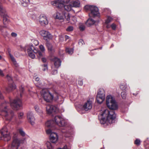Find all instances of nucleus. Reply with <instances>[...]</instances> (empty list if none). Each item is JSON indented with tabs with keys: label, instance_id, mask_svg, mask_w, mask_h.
<instances>
[{
	"label": "nucleus",
	"instance_id": "nucleus-54",
	"mask_svg": "<svg viewBox=\"0 0 149 149\" xmlns=\"http://www.w3.org/2000/svg\"><path fill=\"white\" fill-rule=\"evenodd\" d=\"M57 149H67V147L66 146H65L62 148H58Z\"/></svg>",
	"mask_w": 149,
	"mask_h": 149
},
{
	"label": "nucleus",
	"instance_id": "nucleus-49",
	"mask_svg": "<svg viewBox=\"0 0 149 149\" xmlns=\"http://www.w3.org/2000/svg\"><path fill=\"white\" fill-rule=\"evenodd\" d=\"M78 84L80 86H82L83 85V83L82 80H79L78 81Z\"/></svg>",
	"mask_w": 149,
	"mask_h": 149
},
{
	"label": "nucleus",
	"instance_id": "nucleus-22",
	"mask_svg": "<svg viewBox=\"0 0 149 149\" xmlns=\"http://www.w3.org/2000/svg\"><path fill=\"white\" fill-rule=\"evenodd\" d=\"M105 99V97L99 95H97L96 99L97 102L101 104L102 103Z\"/></svg>",
	"mask_w": 149,
	"mask_h": 149
},
{
	"label": "nucleus",
	"instance_id": "nucleus-55",
	"mask_svg": "<svg viewBox=\"0 0 149 149\" xmlns=\"http://www.w3.org/2000/svg\"><path fill=\"white\" fill-rule=\"evenodd\" d=\"M0 98L1 99H3V96L2 95L1 93V92L0 91Z\"/></svg>",
	"mask_w": 149,
	"mask_h": 149
},
{
	"label": "nucleus",
	"instance_id": "nucleus-42",
	"mask_svg": "<svg viewBox=\"0 0 149 149\" xmlns=\"http://www.w3.org/2000/svg\"><path fill=\"white\" fill-rule=\"evenodd\" d=\"M19 132L20 134L22 136H25V133L22 129H21L19 130Z\"/></svg>",
	"mask_w": 149,
	"mask_h": 149
},
{
	"label": "nucleus",
	"instance_id": "nucleus-24",
	"mask_svg": "<svg viewBox=\"0 0 149 149\" xmlns=\"http://www.w3.org/2000/svg\"><path fill=\"white\" fill-rule=\"evenodd\" d=\"M19 141L17 139L15 138L14 139L12 143V146L13 147H18L19 146Z\"/></svg>",
	"mask_w": 149,
	"mask_h": 149
},
{
	"label": "nucleus",
	"instance_id": "nucleus-46",
	"mask_svg": "<svg viewBox=\"0 0 149 149\" xmlns=\"http://www.w3.org/2000/svg\"><path fill=\"white\" fill-rule=\"evenodd\" d=\"M6 78L8 81H10L12 80V77L11 76H9L8 75H6Z\"/></svg>",
	"mask_w": 149,
	"mask_h": 149
},
{
	"label": "nucleus",
	"instance_id": "nucleus-30",
	"mask_svg": "<svg viewBox=\"0 0 149 149\" xmlns=\"http://www.w3.org/2000/svg\"><path fill=\"white\" fill-rule=\"evenodd\" d=\"M53 123L54 121L53 120L48 121L45 123V126L48 127H52L53 126L52 124Z\"/></svg>",
	"mask_w": 149,
	"mask_h": 149
},
{
	"label": "nucleus",
	"instance_id": "nucleus-51",
	"mask_svg": "<svg viewBox=\"0 0 149 149\" xmlns=\"http://www.w3.org/2000/svg\"><path fill=\"white\" fill-rule=\"evenodd\" d=\"M11 35L13 37H16L17 36V34L15 33L12 32L11 33Z\"/></svg>",
	"mask_w": 149,
	"mask_h": 149
},
{
	"label": "nucleus",
	"instance_id": "nucleus-28",
	"mask_svg": "<svg viewBox=\"0 0 149 149\" xmlns=\"http://www.w3.org/2000/svg\"><path fill=\"white\" fill-rule=\"evenodd\" d=\"M65 51L69 55L72 54L74 52V49L73 48L67 47L66 48Z\"/></svg>",
	"mask_w": 149,
	"mask_h": 149
},
{
	"label": "nucleus",
	"instance_id": "nucleus-58",
	"mask_svg": "<svg viewBox=\"0 0 149 149\" xmlns=\"http://www.w3.org/2000/svg\"><path fill=\"white\" fill-rule=\"evenodd\" d=\"M44 67H45V68L43 70V71H45L46 70V66H44Z\"/></svg>",
	"mask_w": 149,
	"mask_h": 149
},
{
	"label": "nucleus",
	"instance_id": "nucleus-11",
	"mask_svg": "<svg viewBox=\"0 0 149 149\" xmlns=\"http://www.w3.org/2000/svg\"><path fill=\"white\" fill-rule=\"evenodd\" d=\"M93 101V98H92L88 99L85 102L82 107V109L85 111H88L90 110L92 107V103Z\"/></svg>",
	"mask_w": 149,
	"mask_h": 149
},
{
	"label": "nucleus",
	"instance_id": "nucleus-3",
	"mask_svg": "<svg viewBox=\"0 0 149 149\" xmlns=\"http://www.w3.org/2000/svg\"><path fill=\"white\" fill-rule=\"evenodd\" d=\"M41 94L44 100L47 102H49L54 98L56 100L58 99V94L55 93L53 95L47 90H42L41 92Z\"/></svg>",
	"mask_w": 149,
	"mask_h": 149
},
{
	"label": "nucleus",
	"instance_id": "nucleus-44",
	"mask_svg": "<svg viewBox=\"0 0 149 149\" xmlns=\"http://www.w3.org/2000/svg\"><path fill=\"white\" fill-rule=\"evenodd\" d=\"M24 113L22 112L19 113L18 114V117L19 119L22 118L23 117Z\"/></svg>",
	"mask_w": 149,
	"mask_h": 149
},
{
	"label": "nucleus",
	"instance_id": "nucleus-15",
	"mask_svg": "<svg viewBox=\"0 0 149 149\" xmlns=\"http://www.w3.org/2000/svg\"><path fill=\"white\" fill-rule=\"evenodd\" d=\"M46 111L48 114H51L55 113L58 111V108L53 105H48L46 107Z\"/></svg>",
	"mask_w": 149,
	"mask_h": 149
},
{
	"label": "nucleus",
	"instance_id": "nucleus-41",
	"mask_svg": "<svg viewBox=\"0 0 149 149\" xmlns=\"http://www.w3.org/2000/svg\"><path fill=\"white\" fill-rule=\"evenodd\" d=\"M39 48L42 52H43L45 50L44 47L42 45H41L39 46Z\"/></svg>",
	"mask_w": 149,
	"mask_h": 149
},
{
	"label": "nucleus",
	"instance_id": "nucleus-48",
	"mask_svg": "<svg viewBox=\"0 0 149 149\" xmlns=\"http://www.w3.org/2000/svg\"><path fill=\"white\" fill-rule=\"evenodd\" d=\"M20 96L22 97V93L24 91V88L22 87H21V88H20Z\"/></svg>",
	"mask_w": 149,
	"mask_h": 149
},
{
	"label": "nucleus",
	"instance_id": "nucleus-17",
	"mask_svg": "<svg viewBox=\"0 0 149 149\" xmlns=\"http://www.w3.org/2000/svg\"><path fill=\"white\" fill-rule=\"evenodd\" d=\"M27 118L28 121L32 125L35 124V119L33 113L31 112H29L27 114Z\"/></svg>",
	"mask_w": 149,
	"mask_h": 149
},
{
	"label": "nucleus",
	"instance_id": "nucleus-39",
	"mask_svg": "<svg viewBox=\"0 0 149 149\" xmlns=\"http://www.w3.org/2000/svg\"><path fill=\"white\" fill-rule=\"evenodd\" d=\"M73 30V27L72 26H69L66 29V31H72Z\"/></svg>",
	"mask_w": 149,
	"mask_h": 149
},
{
	"label": "nucleus",
	"instance_id": "nucleus-27",
	"mask_svg": "<svg viewBox=\"0 0 149 149\" xmlns=\"http://www.w3.org/2000/svg\"><path fill=\"white\" fill-rule=\"evenodd\" d=\"M58 66H52V74H56L57 72V69L58 68Z\"/></svg>",
	"mask_w": 149,
	"mask_h": 149
},
{
	"label": "nucleus",
	"instance_id": "nucleus-64",
	"mask_svg": "<svg viewBox=\"0 0 149 149\" xmlns=\"http://www.w3.org/2000/svg\"><path fill=\"white\" fill-rule=\"evenodd\" d=\"M43 65H45V64H44Z\"/></svg>",
	"mask_w": 149,
	"mask_h": 149
},
{
	"label": "nucleus",
	"instance_id": "nucleus-38",
	"mask_svg": "<svg viewBox=\"0 0 149 149\" xmlns=\"http://www.w3.org/2000/svg\"><path fill=\"white\" fill-rule=\"evenodd\" d=\"M73 5L74 7H79V3L77 1H74L73 3Z\"/></svg>",
	"mask_w": 149,
	"mask_h": 149
},
{
	"label": "nucleus",
	"instance_id": "nucleus-5",
	"mask_svg": "<svg viewBox=\"0 0 149 149\" xmlns=\"http://www.w3.org/2000/svg\"><path fill=\"white\" fill-rule=\"evenodd\" d=\"M106 104L108 107L112 110H116L118 108L116 102L111 95H109L107 96Z\"/></svg>",
	"mask_w": 149,
	"mask_h": 149
},
{
	"label": "nucleus",
	"instance_id": "nucleus-45",
	"mask_svg": "<svg viewBox=\"0 0 149 149\" xmlns=\"http://www.w3.org/2000/svg\"><path fill=\"white\" fill-rule=\"evenodd\" d=\"M135 143L137 145H139L140 143V140L137 139L135 141Z\"/></svg>",
	"mask_w": 149,
	"mask_h": 149
},
{
	"label": "nucleus",
	"instance_id": "nucleus-8",
	"mask_svg": "<svg viewBox=\"0 0 149 149\" xmlns=\"http://www.w3.org/2000/svg\"><path fill=\"white\" fill-rule=\"evenodd\" d=\"M0 15L3 18V24H6L8 21V16L5 8L1 5H0Z\"/></svg>",
	"mask_w": 149,
	"mask_h": 149
},
{
	"label": "nucleus",
	"instance_id": "nucleus-34",
	"mask_svg": "<svg viewBox=\"0 0 149 149\" xmlns=\"http://www.w3.org/2000/svg\"><path fill=\"white\" fill-rule=\"evenodd\" d=\"M112 18L110 16H108L107 17V19L105 21L106 24H109L112 20Z\"/></svg>",
	"mask_w": 149,
	"mask_h": 149
},
{
	"label": "nucleus",
	"instance_id": "nucleus-61",
	"mask_svg": "<svg viewBox=\"0 0 149 149\" xmlns=\"http://www.w3.org/2000/svg\"><path fill=\"white\" fill-rule=\"evenodd\" d=\"M107 28H109V26H108V25H107Z\"/></svg>",
	"mask_w": 149,
	"mask_h": 149
},
{
	"label": "nucleus",
	"instance_id": "nucleus-7",
	"mask_svg": "<svg viewBox=\"0 0 149 149\" xmlns=\"http://www.w3.org/2000/svg\"><path fill=\"white\" fill-rule=\"evenodd\" d=\"M61 3L59 4V7H58L59 8H60L62 9H64L67 11L66 12H68L70 11L72 9V6L71 5H65V4L68 3L70 1V0H58Z\"/></svg>",
	"mask_w": 149,
	"mask_h": 149
},
{
	"label": "nucleus",
	"instance_id": "nucleus-53",
	"mask_svg": "<svg viewBox=\"0 0 149 149\" xmlns=\"http://www.w3.org/2000/svg\"><path fill=\"white\" fill-rule=\"evenodd\" d=\"M69 37L67 35H65V40H66L67 39L69 38Z\"/></svg>",
	"mask_w": 149,
	"mask_h": 149
},
{
	"label": "nucleus",
	"instance_id": "nucleus-6",
	"mask_svg": "<svg viewBox=\"0 0 149 149\" xmlns=\"http://www.w3.org/2000/svg\"><path fill=\"white\" fill-rule=\"evenodd\" d=\"M0 115L4 116L6 119L9 120H12L14 115L12 112H10L8 110L6 107H4V110H0Z\"/></svg>",
	"mask_w": 149,
	"mask_h": 149
},
{
	"label": "nucleus",
	"instance_id": "nucleus-25",
	"mask_svg": "<svg viewBox=\"0 0 149 149\" xmlns=\"http://www.w3.org/2000/svg\"><path fill=\"white\" fill-rule=\"evenodd\" d=\"M54 65H61V61L60 59L55 57L53 59Z\"/></svg>",
	"mask_w": 149,
	"mask_h": 149
},
{
	"label": "nucleus",
	"instance_id": "nucleus-52",
	"mask_svg": "<svg viewBox=\"0 0 149 149\" xmlns=\"http://www.w3.org/2000/svg\"><path fill=\"white\" fill-rule=\"evenodd\" d=\"M0 75L2 77H3L4 76L3 71L1 70H0Z\"/></svg>",
	"mask_w": 149,
	"mask_h": 149
},
{
	"label": "nucleus",
	"instance_id": "nucleus-35",
	"mask_svg": "<svg viewBox=\"0 0 149 149\" xmlns=\"http://www.w3.org/2000/svg\"><path fill=\"white\" fill-rule=\"evenodd\" d=\"M60 2V1L58 0V1H55L53 2V5L57 7H59V4L61 3Z\"/></svg>",
	"mask_w": 149,
	"mask_h": 149
},
{
	"label": "nucleus",
	"instance_id": "nucleus-2",
	"mask_svg": "<svg viewBox=\"0 0 149 149\" xmlns=\"http://www.w3.org/2000/svg\"><path fill=\"white\" fill-rule=\"evenodd\" d=\"M20 47L21 51L25 52L26 50L29 56L31 58H35V54H36L39 58H41L43 56L42 52L35 48L32 45H26L24 47L22 46H20Z\"/></svg>",
	"mask_w": 149,
	"mask_h": 149
},
{
	"label": "nucleus",
	"instance_id": "nucleus-32",
	"mask_svg": "<svg viewBox=\"0 0 149 149\" xmlns=\"http://www.w3.org/2000/svg\"><path fill=\"white\" fill-rule=\"evenodd\" d=\"M34 108L36 111L40 114H42L43 113L42 111L39 109V108L38 106L35 105L34 107Z\"/></svg>",
	"mask_w": 149,
	"mask_h": 149
},
{
	"label": "nucleus",
	"instance_id": "nucleus-47",
	"mask_svg": "<svg viewBox=\"0 0 149 149\" xmlns=\"http://www.w3.org/2000/svg\"><path fill=\"white\" fill-rule=\"evenodd\" d=\"M111 27L112 29L115 30L116 29V26L114 24H112L111 25Z\"/></svg>",
	"mask_w": 149,
	"mask_h": 149
},
{
	"label": "nucleus",
	"instance_id": "nucleus-20",
	"mask_svg": "<svg viewBox=\"0 0 149 149\" xmlns=\"http://www.w3.org/2000/svg\"><path fill=\"white\" fill-rule=\"evenodd\" d=\"M16 86L14 83H12L9 85L8 88H6V91L8 92H10L11 91L15 89Z\"/></svg>",
	"mask_w": 149,
	"mask_h": 149
},
{
	"label": "nucleus",
	"instance_id": "nucleus-63",
	"mask_svg": "<svg viewBox=\"0 0 149 149\" xmlns=\"http://www.w3.org/2000/svg\"><path fill=\"white\" fill-rule=\"evenodd\" d=\"M36 86L37 87H39V86L37 85H36Z\"/></svg>",
	"mask_w": 149,
	"mask_h": 149
},
{
	"label": "nucleus",
	"instance_id": "nucleus-57",
	"mask_svg": "<svg viewBox=\"0 0 149 149\" xmlns=\"http://www.w3.org/2000/svg\"><path fill=\"white\" fill-rule=\"evenodd\" d=\"M36 41V45H38V41Z\"/></svg>",
	"mask_w": 149,
	"mask_h": 149
},
{
	"label": "nucleus",
	"instance_id": "nucleus-1",
	"mask_svg": "<svg viewBox=\"0 0 149 149\" xmlns=\"http://www.w3.org/2000/svg\"><path fill=\"white\" fill-rule=\"evenodd\" d=\"M98 118L101 124H111L115 122L116 114L113 110L104 109L99 115Z\"/></svg>",
	"mask_w": 149,
	"mask_h": 149
},
{
	"label": "nucleus",
	"instance_id": "nucleus-33",
	"mask_svg": "<svg viewBox=\"0 0 149 149\" xmlns=\"http://www.w3.org/2000/svg\"><path fill=\"white\" fill-rule=\"evenodd\" d=\"M46 145L47 148V149H53V147L50 142H47L46 143Z\"/></svg>",
	"mask_w": 149,
	"mask_h": 149
},
{
	"label": "nucleus",
	"instance_id": "nucleus-50",
	"mask_svg": "<svg viewBox=\"0 0 149 149\" xmlns=\"http://www.w3.org/2000/svg\"><path fill=\"white\" fill-rule=\"evenodd\" d=\"M41 61L43 63H45L47 61V59L43 57L41 58Z\"/></svg>",
	"mask_w": 149,
	"mask_h": 149
},
{
	"label": "nucleus",
	"instance_id": "nucleus-4",
	"mask_svg": "<svg viewBox=\"0 0 149 149\" xmlns=\"http://www.w3.org/2000/svg\"><path fill=\"white\" fill-rule=\"evenodd\" d=\"M84 9L87 11L90 10V13L89 15L93 17H99L100 14L98 8L96 6L91 5H86L84 7Z\"/></svg>",
	"mask_w": 149,
	"mask_h": 149
},
{
	"label": "nucleus",
	"instance_id": "nucleus-59",
	"mask_svg": "<svg viewBox=\"0 0 149 149\" xmlns=\"http://www.w3.org/2000/svg\"><path fill=\"white\" fill-rule=\"evenodd\" d=\"M2 58V57L0 55V59H1Z\"/></svg>",
	"mask_w": 149,
	"mask_h": 149
},
{
	"label": "nucleus",
	"instance_id": "nucleus-12",
	"mask_svg": "<svg viewBox=\"0 0 149 149\" xmlns=\"http://www.w3.org/2000/svg\"><path fill=\"white\" fill-rule=\"evenodd\" d=\"M53 121L59 126H64L65 125L64 119L60 116H56Z\"/></svg>",
	"mask_w": 149,
	"mask_h": 149
},
{
	"label": "nucleus",
	"instance_id": "nucleus-26",
	"mask_svg": "<svg viewBox=\"0 0 149 149\" xmlns=\"http://www.w3.org/2000/svg\"><path fill=\"white\" fill-rule=\"evenodd\" d=\"M97 95H99L103 96H105V93L104 90L102 88H100L99 89Z\"/></svg>",
	"mask_w": 149,
	"mask_h": 149
},
{
	"label": "nucleus",
	"instance_id": "nucleus-40",
	"mask_svg": "<svg viewBox=\"0 0 149 149\" xmlns=\"http://www.w3.org/2000/svg\"><path fill=\"white\" fill-rule=\"evenodd\" d=\"M121 96L123 99H125L126 98V94L125 92H122L121 94Z\"/></svg>",
	"mask_w": 149,
	"mask_h": 149
},
{
	"label": "nucleus",
	"instance_id": "nucleus-29",
	"mask_svg": "<svg viewBox=\"0 0 149 149\" xmlns=\"http://www.w3.org/2000/svg\"><path fill=\"white\" fill-rule=\"evenodd\" d=\"M22 4L24 7H26L29 3L30 0H22Z\"/></svg>",
	"mask_w": 149,
	"mask_h": 149
},
{
	"label": "nucleus",
	"instance_id": "nucleus-37",
	"mask_svg": "<svg viewBox=\"0 0 149 149\" xmlns=\"http://www.w3.org/2000/svg\"><path fill=\"white\" fill-rule=\"evenodd\" d=\"M85 28V26L83 24L80 25L79 27V28L81 31H83L84 30Z\"/></svg>",
	"mask_w": 149,
	"mask_h": 149
},
{
	"label": "nucleus",
	"instance_id": "nucleus-60",
	"mask_svg": "<svg viewBox=\"0 0 149 149\" xmlns=\"http://www.w3.org/2000/svg\"><path fill=\"white\" fill-rule=\"evenodd\" d=\"M114 46V45L113 44H112L111 46V47H113Z\"/></svg>",
	"mask_w": 149,
	"mask_h": 149
},
{
	"label": "nucleus",
	"instance_id": "nucleus-13",
	"mask_svg": "<svg viewBox=\"0 0 149 149\" xmlns=\"http://www.w3.org/2000/svg\"><path fill=\"white\" fill-rule=\"evenodd\" d=\"M40 34L43 37L44 39L45 40L48 41V40L51 39L52 38V35L47 31L42 30L40 32Z\"/></svg>",
	"mask_w": 149,
	"mask_h": 149
},
{
	"label": "nucleus",
	"instance_id": "nucleus-9",
	"mask_svg": "<svg viewBox=\"0 0 149 149\" xmlns=\"http://www.w3.org/2000/svg\"><path fill=\"white\" fill-rule=\"evenodd\" d=\"M10 106L12 109L15 110L18 109L22 106L21 100L19 99L14 100L10 102Z\"/></svg>",
	"mask_w": 149,
	"mask_h": 149
},
{
	"label": "nucleus",
	"instance_id": "nucleus-43",
	"mask_svg": "<svg viewBox=\"0 0 149 149\" xmlns=\"http://www.w3.org/2000/svg\"><path fill=\"white\" fill-rule=\"evenodd\" d=\"M78 44L80 45H82L84 44V40L81 39L79 40L78 42Z\"/></svg>",
	"mask_w": 149,
	"mask_h": 149
},
{
	"label": "nucleus",
	"instance_id": "nucleus-18",
	"mask_svg": "<svg viewBox=\"0 0 149 149\" xmlns=\"http://www.w3.org/2000/svg\"><path fill=\"white\" fill-rule=\"evenodd\" d=\"M54 17L55 19H63L64 18L63 12L60 11L59 12H57L54 15Z\"/></svg>",
	"mask_w": 149,
	"mask_h": 149
},
{
	"label": "nucleus",
	"instance_id": "nucleus-21",
	"mask_svg": "<svg viewBox=\"0 0 149 149\" xmlns=\"http://www.w3.org/2000/svg\"><path fill=\"white\" fill-rule=\"evenodd\" d=\"M47 41L46 45L47 47L48 50L52 52H54V50L53 46L51 43L48 41V40Z\"/></svg>",
	"mask_w": 149,
	"mask_h": 149
},
{
	"label": "nucleus",
	"instance_id": "nucleus-10",
	"mask_svg": "<svg viewBox=\"0 0 149 149\" xmlns=\"http://www.w3.org/2000/svg\"><path fill=\"white\" fill-rule=\"evenodd\" d=\"M46 132L47 134H50V140L52 143H55L57 142L58 137L56 133L52 132L50 129L47 130Z\"/></svg>",
	"mask_w": 149,
	"mask_h": 149
},
{
	"label": "nucleus",
	"instance_id": "nucleus-31",
	"mask_svg": "<svg viewBox=\"0 0 149 149\" xmlns=\"http://www.w3.org/2000/svg\"><path fill=\"white\" fill-rule=\"evenodd\" d=\"M64 18H65L67 21H69L70 19V16L68 12H63Z\"/></svg>",
	"mask_w": 149,
	"mask_h": 149
},
{
	"label": "nucleus",
	"instance_id": "nucleus-14",
	"mask_svg": "<svg viewBox=\"0 0 149 149\" xmlns=\"http://www.w3.org/2000/svg\"><path fill=\"white\" fill-rule=\"evenodd\" d=\"M39 21L40 24L42 26H45L48 23L47 17L43 14L40 15L39 18Z\"/></svg>",
	"mask_w": 149,
	"mask_h": 149
},
{
	"label": "nucleus",
	"instance_id": "nucleus-62",
	"mask_svg": "<svg viewBox=\"0 0 149 149\" xmlns=\"http://www.w3.org/2000/svg\"><path fill=\"white\" fill-rule=\"evenodd\" d=\"M3 28H6V26H3Z\"/></svg>",
	"mask_w": 149,
	"mask_h": 149
},
{
	"label": "nucleus",
	"instance_id": "nucleus-36",
	"mask_svg": "<svg viewBox=\"0 0 149 149\" xmlns=\"http://www.w3.org/2000/svg\"><path fill=\"white\" fill-rule=\"evenodd\" d=\"M120 88L122 90H125L126 88V86L125 84H121L120 85Z\"/></svg>",
	"mask_w": 149,
	"mask_h": 149
},
{
	"label": "nucleus",
	"instance_id": "nucleus-23",
	"mask_svg": "<svg viewBox=\"0 0 149 149\" xmlns=\"http://www.w3.org/2000/svg\"><path fill=\"white\" fill-rule=\"evenodd\" d=\"M95 22V21L93 19L89 18L86 23V24L88 26H90L93 25Z\"/></svg>",
	"mask_w": 149,
	"mask_h": 149
},
{
	"label": "nucleus",
	"instance_id": "nucleus-19",
	"mask_svg": "<svg viewBox=\"0 0 149 149\" xmlns=\"http://www.w3.org/2000/svg\"><path fill=\"white\" fill-rule=\"evenodd\" d=\"M7 52L11 61L13 63L14 65L16 64V61L15 59L13 56L11 54V49L10 48H7Z\"/></svg>",
	"mask_w": 149,
	"mask_h": 149
},
{
	"label": "nucleus",
	"instance_id": "nucleus-16",
	"mask_svg": "<svg viewBox=\"0 0 149 149\" xmlns=\"http://www.w3.org/2000/svg\"><path fill=\"white\" fill-rule=\"evenodd\" d=\"M1 133L3 136L5 140L8 141L10 139L9 133L6 128H4L1 131Z\"/></svg>",
	"mask_w": 149,
	"mask_h": 149
},
{
	"label": "nucleus",
	"instance_id": "nucleus-56",
	"mask_svg": "<svg viewBox=\"0 0 149 149\" xmlns=\"http://www.w3.org/2000/svg\"><path fill=\"white\" fill-rule=\"evenodd\" d=\"M36 81H38L39 80V78L38 77H37L35 79Z\"/></svg>",
	"mask_w": 149,
	"mask_h": 149
}]
</instances>
